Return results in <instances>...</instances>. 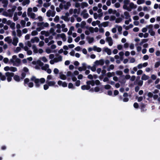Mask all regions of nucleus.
I'll use <instances>...</instances> for the list:
<instances>
[{
    "label": "nucleus",
    "instance_id": "nucleus-1",
    "mask_svg": "<svg viewBox=\"0 0 160 160\" xmlns=\"http://www.w3.org/2000/svg\"><path fill=\"white\" fill-rule=\"evenodd\" d=\"M123 3V8L129 11H131L132 9H135L137 7L136 5L130 2V0H124Z\"/></svg>",
    "mask_w": 160,
    "mask_h": 160
},
{
    "label": "nucleus",
    "instance_id": "nucleus-2",
    "mask_svg": "<svg viewBox=\"0 0 160 160\" xmlns=\"http://www.w3.org/2000/svg\"><path fill=\"white\" fill-rule=\"evenodd\" d=\"M9 63L10 64H12L14 66L18 67L20 64L21 60L18 58L17 56L14 55L10 59Z\"/></svg>",
    "mask_w": 160,
    "mask_h": 160
},
{
    "label": "nucleus",
    "instance_id": "nucleus-3",
    "mask_svg": "<svg viewBox=\"0 0 160 160\" xmlns=\"http://www.w3.org/2000/svg\"><path fill=\"white\" fill-rule=\"evenodd\" d=\"M31 80L34 82L35 83V86L37 88H39L41 84L44 83L45 81V79L44 78L39 79L36 78L35 77H32Z\"/></svg>",
    "mask_w": 160,
    "mask_h": 160
},
{
    "label": "nucleus",
    "instance_id": "nucleus-4",
    "mask_svg": "<svg viewBox=\"0 0 160 160\" xmlns=\"http://www.w3.org/2000/svg\"><path fill=\"white\" fill-rule=\"evenodd\" d=\"M32 63L35 65L34 68L36 69H39L40 67L42 66L44 64L40 60H38L37 61H33Z\"/></svg>",
    "mask_w": 160,
    "mask_h": 160
},
{
    "label": "nucleus",
    "instance_id": "nucleus-5",
    "mask_svg": "<svg viewBox=\"0 0 160 160\" xmlns=\"http://www.w3.org/2000/svg\"><path fill=\"white\" fill-rule=\"evenodd\" d=\"M5 75L7 77V80L8 82L11 81L12 77L14 75V73L13 72H7L5 73Z\"/></svg>",
    "mask_w": 160,
    "mask_h": 160
},
{
    "label": "nucleus",
    "instance_id": "nucleus-6",
    "mask_svg": "<svg viewBox=\"0 0 160 160\" xmlns=\"http://www.w3.org/2000/svg\"><path fill=\"white\" fill-rule=\"evenodd\" d=\"M104 61L103 59H101L99 60L96 61L93 63V64L97 67L99 65H103L104 64Z\"/></svg>",
    "mask_w": 160,
    "mask_h": 160
},
{
    "label": "nucleus",
    "instance_id": "nucleus-7",
    "mask_svg": "<svg viewBox=\"0 0 160 160\" xmlns=\"http://www.w3.org/2000/svg\"><path fill=\"white\" fill-rule=\"evenodd\" d=\"M37 25L38 27L42 28L43 29L45 27L46 28L48 27L49 24L47 22H41L38 23Z\"/></svg>",
    "mask_w": 160,
    "mask_h": 160
},
{
    "label": "nucleus",
    "instance_id": "nucleus-8",
    "mask_svg": "<svg viewBox=\"0 0 160 160\" xmlns=\"http://www.w3.org/2000/svg\"><path fill=\"white\" fill-rule=\"evenodd\" d=\"M55 10H48L46 13V15L48 17L51 16L53 17L55 15Z\"/></svg>",
    "mask_w": 160,
    "mask_h": 160
},
{
    "label": "nucleus",
    "instance_id": "nucleus-9",
    "mask_svg": "<svg viewBox=\"0 0 160 160\" xmlns=\"http://www.w3.org/2000/svg\"><path fill=\"white\" fill-rule=\"evenodd\" d=\"M81 15L85 19L87 18L89 16L86 9H84L82 11L81 13Z\"/></svg>",
    "mask_w": 160,
    "mask_h": 160
},
{
    "label": "nucleus",
    "instance_id": "nucleus-10",
    "mask_svg": "<svg viewBox=\"0 0 160 160\" xmlns=\"http://www.w3.org/2000/svg\"><path fill=\"white\" fill-rule=\"evenodd\" d=\"M19 39L17 37H14L12 38V43L14 46H16L17 45V44L18 42Z\"/></svg>",
    "mask_w": 160,
    "mask_h": 160
},
{
    "label": "nucleus",
    "instance_id": "nucleus-11",
    "mask_svg": "<svg viewBox=\"0 0 160 160\" xmlns=\"http://www.w3.org/2000/svg\"><path fill=\"white\" fill-rule=\"evenodd\" d=\"M46 83L50 87H58V85H56V82L54 81H49L46 82Z\"/></svg>",
    "mask_w": 160,
    "mask_h": 160
},
{
    "label": "nucleus",
    "instance_id": "nucleus-12",
    "mask_svg": "<svg viewBox=\"0 0 160 160\" xmlns=\"http://www.w3.org/2000/svg\"><path fill=\"white\" fill-rule=\"evenodd\" d=\"M106 41L108 42L109 46H112L113 44V41L112 38L111 37H106Z\"/></svg>",
    "mask_w": 160,
    "mask_h": 160
},
{
    "label": "nucleus",
    "instance_id": "nucleus-13",
    "mask_svg": "<svg viewBox=\"0 0 160 160\" xmlns=\"http://www.w3.org/2000/svg\"><path fill=\"white\" fill-rule=\"evenodd\" d=\"M82 67H79L78 68V70L80 72L85 70L87 69L86 64L85 63H82Z\"/></svg>",
    "mask_w": 160,
    "mask_h": 160
},
{
    "label": "nucleus",
    "instance_id": "nucleus-14",
    "mask_svg": "<svg viewBox=\"0 0 160 160\" xmlns=\"http://www.w3.org/2000/svg\"><path fill=\"white\" fill-rule=\"evenodd\" d=\"M58 84L59 86H62L63 87H66L67 86V84L66 82H63L61 80L58 81Z\"/></svg>",
    "mask_w": 160,
    "mask_h": 160
},
{
    "label": "nucleus",
    "instance_id": "nucleus-15",
    "mask_svg": "<svg viewBox=\"0 0 160 160\" xmlns=\"http://www.w3.org/2000/svg\"><path fill=\"white\" fill-rule=\"evenodd\" d=\"M7 24L10 25V27L12 29L15 28V23L12 22L11 20H9L7 21Z\"/></svg>",
    "mask_w": 160,
    "mask_h": 160
},
{
    "label": "nucleus",
    "instance_id": "nucleus-16",
    "mask_svg": "<svg viewBox=\"0 0 160 160\" xmlns=\"http://www.w3.org/2000/svg\"><path fill=\"white\" fill-rule=\"evenodd\" d=\"M24 50L27 52V54L29 55H31L32 54V52L31 50L29 49V48L27 46H25L23 47Z\"/></svg>",
    "mask_w": 160,
    "mask_h": 160
},
{
    "label": "nucleus",
    "instance_id": "nucleus-17",
    "mask_svg": "<svg viewBox=\"0 0 160 160\" xmlns=\"http://www.w3.org/2000/svg\"><path fill=\"white\" fill-rule=\"evenodd\" d=\"M57 57L54 58L56 62H61L62 60V57L61 56L59 55H57Z\"/></svg>",
    "mask_w": 160,
    "mask_h": 160
},
{
    "label": "nucleus",
    "instance_id": "nucleus-18",
    "mask_svg": "<svg viewBox=\"0 0 160 160\" xmlns=\"http://www.w3.org/2000/svg\"><path fill=\"white\" fill-rule=\"evenodd\" d=\"M0 2L3 4L4 8H6L8 4V1L7 0H0Z\"/></svg>",
    "mask_w": 160,
    "mask_h": 160
},
{
    "label": "nucleus",
    "instance_id": "nucleus-19",
    "mask_svg": "<svg viewBox=\"0 0 160 160\" xmlns=\"http://www.w3.org/2000/svg\"><path fill=\"white\" fill-rule=\"evenodd\" d=\"M4 41L7 42V43L10 44L12 42V39L10 37H7L4 38Z\"/></svg>",
    "mask_w": 160,
    "mask_h": 160
},
{
    "label": "nucleus",
    "instance_id": "nucleus-20",
    "mask_svg": "<svg viewBox=\"0 0 160 160\" xmlns=\"http://www.w3.org/2000/svg\"><path fill=\"white\" fill-rule=\"evenodd\" d=\"M30 40L32 43H33L35 42H38L39 41V39L38 37H36L32 38Z\"/></svg>",
    "mask_w": 160,
    "mask_h": 160
},
{
    "label": "nucleus",
    "instance_id": "nucleus-21",
    "mask_svg": "<svg viewBox=\"0 0 160 160\" xmlns=\"http://www.w3.org/2000/svg\"><path fill=\"white\" fill-rule=\"evenodd\" d=\"M28 15L29 17L32 19H35V20L37 19V18H36V15L32 12L31 13H29Z\"/></svg>",
    "mask_w": 160,
    "mask_h": 160
},
{
    "label": "nucleus",
    "instance_id": "nucleus-22",
    "mask_svg": "<svg viewBox=\"0 0 160 160\" xmlns=\"http://www.w3.org/2000/svg\"><path fill=\"white\" fill-rule=\"evenodd\" d=\"M91 88V87L90 85H88V84H87V85H84L82 86H81V89L82 90H89Z\"/></svg>",
    "mask_w": 160,
    "mask_h": 160
},
{
    "label": "nucleus",
    "instance_id": "nucleus-23",
    "mask_svg": "<svg viewBox=\"0 0 160 160\" xmlns=\"http://www.w3.org/2000/svg\"><path fill=\"white\" fill-rule=\"evenodd\" d=\"M124 15L125 17V18L127 19H131V16L130 15L129 13L127 12L126 11L124 12Z\"/></svg>",
    "mask_w": 160,
    "mask_h": 160
},
{
    "label": "nucleus",
    "instance_id": "nucleus-24",
    "mask_svg": "<svg viewBox=\"0 0 160 160\" xmlns=\"http://www.w3.org/2000/svg\"><path fill=\"white\" fill-rule=\"evenodd\" d=\"M88 6V4L86 2H83L80 3V6L82 8H85L87 7Z\"/></svg>",
    "mask_w": 160,
    "mask_h": 160
},
{
    "label": "nucleus",
    "instance_id": "nucleus-25",
    "mask_svg": "<svg viewBox=\"0 0 160 160\" xmlns=\"http://www.w3.org/2000/svg\"><path fill=\"white\" fill-rule=\"evenodd\" d=\"M149 78V76L146 75L145 74H143L142 75V76L141 77V79L142 80H147Z\"/></svg>",
    "mask_w": 160,
    "mask_h": 160
},
{
    "label": "nucleus",
    "instance_id": "nucleus-26",
    "mask_svg": "<svg viewBox=\"0 0 160 160\" xmlns=\"http://www.w3.org/2000/svg\"><path fill=\"white\" fill-rule=\"evenodd\" d=\"M66 25L64 24H62L61 25V28H62V31L64 32H66L68 31V29L65 28Z\"/></svg>",
    "mask_w": 160,
    "mask_h": 160
},
{
    "label": "nucleus",
    "instance_id": "nucleus-27",
    "mask_svg": "<svg viewBox=\"0 0 160 160\" xmlns=\"http://www.w3.org/2000/svg\"><path fill=\"white\" fill-rule=\"evenodd\" d=\"M2 15L6 17H12V13H8L7 12H4L2 13Z\"/></svg>",
    "mask_w": 160,
    "mask_h": 160
},
{
    "label": "nucleus",
    "instance_id": "nucleus-28",
    "mask_svg": "<svg viewBox=\"0 0 160 160\" xmlns=\"http://www.w3.org/2000/svg\"><path fill=\"white\" fill-rule=\"evenodd\" d=\"M32 48L34 53H38V50L35 45L34 44L32 45Z\"/></svg>",
    "mask_w": 160,
    "mask_h": 160
},
{
    "label": "nucleus",
    "instance_id": "nucleus-29",
    "mask_svg": "<svg viewBox=\"0 0 160 160\" xmlns=\"http://www.w3.org/2000/svg\"><path fill=\"white\" fill-rule=\"evenodd\" d=\"M93 17L95 19H97L98 18H100L102 17L98 13L95 12L93 13Z\"/></svg>",
    "mask_w": 160,
    "mask_h": 160
},
{
    "label": "nucleus",
    "instance_id": "nucleus-30",
    "mask_svg": "<svg viewBox=\"0 0 160 160\" xmlns=\"http://www.w3.org/2000/svg\"><path fill=\"white\" fill-rule=\"evenodd\" d=\"M93 50L96 51L98 52H101L102 49L96 46H94L93 47Z\"/></svg>",
    "mask_w": 160,
    "mask_h": 160
},
{
    "label": "nucleus",
    "instance_id": "nucleus-31",
    "mask_svg": "<svg viewBox=\"0 0 160 160\" xmlns=\"http://www.w3.org/2000/svg\"><path fill=\"white\" fill-rule=\"evenodd\" d=\"M13 77V79L15 81L17 82H19L20 81V78L19 76L16 75L14 76V75Z\"/></svg>",
    "mask_w": 160,
    "mask_h": 160
},
{
    "label": "nucleus",
    "instance_id": "nucleus-32",
    "mask_svg": "<svg viewBox=\"0 0 160 160\" xmlns=\"http://www.w3.org/2000/svg\"><path fill=\"white\" fill-rule=\"evenodd\" d=\"M104 51L106 52L108 54V55H110L111 54V51L110 49H109L107 48H104Z\"/></svg>",
    "mask_w": 160,
    "mask_h": 160
},
{
    "label": "nucleus",
    "instance_id": "nucleus-33",
    "mask_svg": "<svg viewBox=\"0 0 160 160\" xmlns=\"http://www.w3.org/2000/svg\"><path fill=\"white\" fill-rule=\"evenodd\" d=\"M60 36H61V38H62L63 41L65 42L66 41L67 38L66 37V36L64 33H61V35Z\"/></svg>",
    "mask_w": 160,
    "mask_h": 160
},
{
    "label": "nucleus",
    "instance_id": "nucleus-34",
    "mask_svg": "<svg viewBox=\"0 0 160 160\" xmlns=\"http://www.w3.org/2000/svg\"><path fill=\"white\" fill-rule=\"evenodd\" d=\"M49 68V65L48 64H45L43 66H42L41 68L42 70L46 71Z\"/></svg>",
    "mask_w": 160,
    "mask_h": 160
},
{
    "label": "nucleus",
    "instance_id": "nucleus-35",
    "mask_svg": "<svg viewBox=\"0 0 160 160\" xmlns=\"http://www.w3.org/2000/svg\"><path fill=\"white\" fill-rule=\"evenodd\" d=\"M86 83L87 84H88V85H91L92 86H94L95 85V82L94 81H88Z\"/></svg>",
    "mask_w": 160,
    "mask_h": 160
},
{
    "label": "nucleus",
    "instance_id": "nucleus-36",
    "mask_svg": "<svg viewBox=\"0 0 160 160\" xmlns=\"http://www.w3.org/2000/svg\"><path fill=\"white\" fill-rule=\"evenodd\" d=\"M41 34L42 35H44L46 37H48L49 35V33L48 32L46 31H42L41 32Z\"/></svg>",
    "mask_w": 160,
    "mask_h": 160
},
{
    "label": "nucleus",
    "instance_id": "nucleus-37",
    "mask_svg": "<svg viewBox=\"0 0 160 160\" xmlns=\"http://www.w3.org/2000/svg\"><path fill=\"white\" fill-rule=\"evenodd\" d=\"M100 21L98 20H97L95 21H93L92 23V26H95L97 25H99L100 23Z\"/></svg>",
    "mask_w": 160,
    "mask_h": 160
},
{
    "label": "nucleus",
    "instance_id": "nucleus-38",
    "mask_svg": "<svg viewBox=\"0 0 160 160\" xmlns=\"http://www.w3.org/2000/svg\"><path fill=\"white\" fill-rule=\"evenodd\" d=\"M60 78L61 79L65 80L66 79L67 77L65 75L60 73Z\"/></svg>",
    "mask_w": 160,
    "mask_h": 160
},
{
    "label": "nucleus",
    "instance_id": "nucleus-39",
    "mask_svg": "<svg viewBox=\"0 0 160 160\" xmlns=\"http://www.w3.org/2000/svg\"><path fill=\"white\" fill-rule=\"evenodd\" d=\"M30 3L29 0H24L22 2V5L24 6L27 4H28Z\"/></svg>",
    "mask_w": 160,
    "mask_h": 160
},
{
    "label": "nucleus",
    "instance_id": "nucleus-40",
    "mask_svg": "<svg viewBox=\"0 0 160 160\" xmlns=\"http://www.w3.org/2000/svg\"><path fill=\"white\" fill-rule=\"evenodd\" d=\"M108 13L109 14H110L111 13L114 14L117 12V11L116 10H113L112 9H109L108 10Z\"/></svg>",
    "mask_w": 160,
    "mask_h": 160
},
{
    "label": "nucleus",
    "instance_id": "nucleus-41",
    "mask_svg": "<svg viewBox=\"0 0 160 160\" xmlns=\"http://www.w3.org/2000/svg\"><path fill=\"white\" fill-rule=\"evenodd\" d=\"M146 27L147 28V29H148V32H149L150 31L153 30L152 28L153 26L152 24L147 25L146 26Z\"/></svg>",
    "mask_w": 160,
    "mask_h": 160
},
{
    "label": "nucleus",
    "instance_id": "nucleus-42",
    "mask_svg": "<svg viewBox=\"0 0 160 160\" xmlns=\"http://www.w3.org/2000/svg\"><path fill=\"white\" fill-rule=\"evenodd\" d=\"M109 22H105L101 24L102 26L104 27H106L108 26Z\"/></svg>",
    "mask_w": 160,
    "mask_h": 160
},
{
    "label": "nucleus",
    "instance_id": "nucleus-43",
    "mask_svg": "<svg viewBox=\"0 0 160 160\" xmlns=\"http://www.w3.org/2000/svg\"><path fill=\"white\" fill-rule=\"evenodd\" d=\"M40 59L42 60L43 62H46L48 61V60L47 59V58L45 56L41 57L40 58Z\"/></svg>",
    "mask_w": 160,
    "mask_h": 160
},
{
    "label": "nucleus",
    "instance_id": "nucleus-44",
    "mask_svg": "<svg viewBox=\"0 0 160 160\" xmlns=\"http://www.w3.org/2000/svg\"><path fill=\"white\" fill-rule=\"evenodd\" d=\"M18 19L17 16V12H15L13 15V19L14 21H17Z\"/></svg>",
    "mask_w": 160,
    "mask_h": 160
},
{
    "label": "nucleus",
    "instance_id": "nucleus-45",
    "mask_svg": "<svg viewBox=\"0 0 160 160\" xmlns=\"http://www.w3.org/2000/svg\"><path fill=\"white\" fill-rule=\"evenodd\" d=\"M32 42H31V41H27L26 43L25 44L27 45V46L28 47H31L32 46Z\"/></svg>",
    "mask_w": 160,
    "mask_h": 160
},
{
    "label": "nucleus",
    "instance_id": "nucleus-46",
    "mask_svg": "<svg viewBox=\"0 0 160 160\" xmlns=\"http://www.w3.org/2000/svg\"><path fill=\"white\" fill-rule=\"evenodd\" d=\"M115 27L117 28L118 32H121L122 30V27L120 26H118V25H116Z\"/></svg>",
    "mask_w": 160,
    "mask_h": 160
},
{
    "label": "nucleus",
    "instance_id": "nucleus-47",
    "mask_svg": "<svg viewBox=\"0 0 160 160\" xmlns=\"http://www.w3.org/2000/svg\"><path fill=\"white\" fill-rule=\"evenodd\" d=\"M20 24L22 27H25L26 22L24 20H21L20 22Z\"/></svg>",
    "mask_w": 160,
    "mask_h": 160
},
{
    "label": "nucleus",
    "instance_id": "nucleus-48",
    "mask_svg": "<svg viewBox=\"0 0 160 160\" xmlns=\"http://www.w3.org/2000/svg\"><path fill=\"white\" fill-rule=\"evenodd\" d=\"M71 4L70 2H67L66 3V4L64 6V8L65 9H67L68 8V7H70L71 6Z\"/></svg>",
    "mask_w": 160,
    "mask_h": 160
},
{
    "label": "nucleus",
    "instance_id": "nucleus-49",
    "mask_svg": "<svg viewBox=\"0 0 160 160\" xmlns=\"http://www.w3.org/2000/svg\"><path fill=\"white\" fill-rule=\"evenodd\" d=\"M144 0H138L137 3L138 4L140 5L144 3Z\"/></svg>",
    "mask_w": 160,
    "mask_h": 160
},
{
    "label": "nucleus",
    "instance_id": "nucleus-50",
    "mask_svg": "<svg viewBox=\"0 0 160 160\" xmlns=\"http://www.w3.org/2000/svg\"><path fill=\"white\" fill-rule=\"evenodd\" d=\"M122 21V19L121 18H116L115 22L116 23H119L120 22Z\"/></svg>",
    "mask_w": 160,
    "mask_h": 160
},
{
    "label": "nucleus",
    "instance_id": "nucleus-51",
    "mask_svg": "<svg viewBox=\"0 0 160 160\" xmlns=\"http://www.w3.org/2000/svg\"><path fill=\"white\" fill-rule=\"evenodd\" d=\"M18 70L17 68L13 67H11L10 71L12 72H15L17 71Z\"/></svg>",
    "mask_w": 160,
    "mask_h": 160
},
{
    "label": "nucleus",
    "instance_id": "nucleus-52",
    "mask_svg": "<svg viewBox=\"0 0 160 160\" xmlns=\"http://www.w3.org/2000/svg\"><path fill=\"white\" fill-rule=\"evenodd\" d=\"M52 76L51 75H48L47 78V80L46 82H48V81H49V80H51L52 78Z\"/></svg>",
    "mask_w": 160,
    "mask_h": 160
},
{
    "label": "nucleus",
    "instance_id": "nucleus-53",
    "mask_svg": "<svg viewBox=\"0 0 160 160\" xmlns=\"http://www.w3.org/2000/svg\"><path fill=\"white\" fill-rule=\"evenodd\" d=\"M86 25V22L84 21H83L81 22L80 24V27L82 28H83Z\"/></svg>",
    "mask_w": 160,
    "mask_h": 160
},
{
    "label": "nucleus",
    "instance_id": "nucleus-54",
    "mask_svg": "<svg viewBox=\"0 0 160 160\" xmlns=\"http://www.w3.org/2000/svg\"><path fill=\"white\" fill-rule=\"evenodd\" d=\"M114 68V66L113 65L111 64L110 65L109 68L107 69L108 71H110L111 70H113Z\"/></svg>",
    "mask_w": 160,
    "mask_h": 160
},
{
    "label": "nucleus",
    "instance_id": "nucleus-55",
    "mask_svg": "<svg viewBox=\"0 0 160 160\" xmlns=\"http://www.w3.org/2000/svg\"><path fill=\"white\" fill-rule=\"evenodd\" d=\"M38 34V32L36 30H34L31 32V34L32 36H35Z\"/></svg>",
    "mask_w": 160,
    "mask_h": 160
},
{
    "label": "nucleus",
    "instance_id": "nucleus-56",
    "mask_svg": "<svg viewBox=\"0 0 160 160\" xmlns=\"http://www.w3.org/2000/svg\"><path fill=\"white\" fill-rule=\"evenodd\" d=\"M44 44V42L43 41H41L39 42L38 46L40 47H43Z\"/></svg>",
    "mask_w": 160,
    "mask_h": 160
},
{
    "label": "nucleus",
    "instance_id": "nucleus-57",
    "mask_svg": "<svg viewBox=\"0 0 160 160\" xmlns=\"http://www.w3.org/2000/svg\"><path fill=\"white\" fill-rule=\"evenodd\" d=\"M51 5V3H44L43 4V6L45 8H48Z\"/></svg>",
    "mask_w": 160,
    "mask_h": 160
},
{
    "label": "nucleus",
    "instance_id": "nucleus-58",
    "mask_svg": "<svg viewBox=\"0 0 160 160\" xmlns=\"http://www.w3.org/2000/svg\"><path fill=\"white\" fill-rule=\"evenodd\" d=\"M97 12L99 14H100V15H101L102 16L103 13L102 12V10L101 9L99 8L97 10Z\"/></svg>",
    "mask_w": 160,
    "mask_h": 160
},
{
    "label": "nucleus",
    "instance_id": "nucleus-59",
    "mask_svg": "<svg viewBox=\"0 0 160 160\" xmlns=\"http://www.w3.org/2000/svg\"><path fill=\"white\" fill-rule=\"evenodd\" d=\"M59 19V17L58 16H56L54 19V21L56 22H58Z\"/></svg>",
    "mask_w": 160,
    "mask_h": 160
},
{
    "label": "nucleus",
    "instance_id": "nucleus-60",
    "mask_svg": "<svg viewBox=\"0 0 160 160\" xmlns=\"http://www.w3.org/2000/svg\"><path fill=\"white\" fill-rule=\"evenodd\" d=\"M21 50V48L20 47H17L15 50H14V52L17 53L18 52Z\"/></svg>",
    "mask_w": 160,
    "mask_h": 160
},
{
    "label": "nucleus",
    "instance_id": "nucleus-61",
    "mask_svg": "<svg viewBox=\"0 0 160 160\" xmlns=\"http://www.w3.org/2000/svg\"><path fill=\"white\" fill-rule=\"evenodd\" d=\"M149 7L147 6H144L143 7V10L144 11H149Z\"/></svg>",
    "mask_w": 160,
    "mask_h": 160
},
{
    "label": "nucleus",
    "instance_id": "nucleus-62",
    "mask_svg": "<svg viewBox=\"0 0 160 160\" xmlns=\"http://www.w3.org/2000/svg\"><path fill=\"white\" fill-rule=\"evenodd\" d=\"M97 67L93 64V66L91 68V70L93 72H94L96 70Z\"/></svg>",
    "mask_w": 160,
    "mask_h": 160
},
{
    "label": "nucleus",
    "instance_id": "nucleus-63",
    "mask_svg": "<svg viewBox=\"0 0 160 160\" xmlns=\"http://www.w3.org/2000/svg\"><path fill=\"white\" fill-rule=\"evenodd\" d=\"M45 51L48 54H49L53 52L51 49L49 48H47L45 50Z\"/></svg>",
    "mask_w": 160,
    "mask_h": 160
},
{
    "label": "nucleus",
    "instance_id": "nucleus-64",
    "mask_svg": "<svg viewBox=\"0 0 160 160\" xmlns=\"http://www.w3.org/2000/svg\"><path fill=\"white\" fill-rule=\"evenodd\" d=\"M88 30L89 32H91L92 33H94V28L92 27H89L88 28Z\"/></svg>",
    "mask_w": 160,
    "mask_h": 160
}]
</instances>
